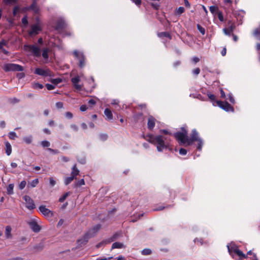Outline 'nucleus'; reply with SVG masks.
Here are the masks:
<instances>
[{
  "label": "nucleus",
  "instance_id": "1",
  "mask_svg": "<svg viewBox=\"0 0 260 260\" xmlns=\"http://www.w3.org/2000/svg\"><path fill=\"white\" fill-rule=\"evenodd\" d=\"M180 132H177L173 134V136L180 145L191 146L194 142L201 139L199 137V133L195 128L191 131L190 138L188 136V130L186 126H182L180 128Z\"/></svg>",
  "mask_w": 260,
  "mask_h": 260
},
{
  "label": "nucleus",
  "instance_id": "2",
  "mask_svg": "<svg viewBox=\"0 0 260 260\" xmlns=\"http://www.w3.org/2000/svg\"><path fill=\"white\" fill-rule=\"evenodd\" d=\"M146 137L147 138L146 140L155 145L158 152H162L164 149L171 151L173 149L171 145V139L167 137L162 135L155 136L152 134L147 135Z\"/></svg>",
  "mask_w": 260,
  "mask_h": 260
},
{
  "label": "nucleus",
  "instance_id": "3",
  "mask_svg": "<svg viewBox=\"0 0 260 260\" xmlns=\"http://www.w3.org/2000/svg\"><path fill=\"white\" fill-rule=\"evenodd\" d=\"M6 72L10 71H23L24 68L22 66L15 63H6L3 67Z\"/></svg>",
  "mask_w": 260,
  "mask_h": 260
},
{
  "label": "nucleus",
  "instance_id": "4",
  "mask_svg": "<svg viewBox=\"0 0 260 260\" xmlns=\"http://www.w3.org/2000/svg\"><path fill=\"white\" fill-rule=\"evenodd\" d=\"M217 106L226 112H234V109L228 102L217 101L216 102Z\"/></svg>",
  "mask_w": 260,
  "mask_h": 260
},
{
  "label": "nucleus",
  "instance_id": "5",
  "mask_svg": "<svg viewBox=\"0 0 260 260\" xmlns=\"http://www.w3.org/2000/svg\"><path fill=\"white\" fill-rule=\"evenodd\" d=\"M25 50L28 49L31 51L34 55L36 57H40L41 56L40 49L35 45H27L24 46Z\"/></svg>",
  "mask_w": 260,
  "mask_h": 260
},
{
  "label": "nucleus",
  "instance_id": "6",
  "mask_svg": "<svg viewBox=\"0 0 260 260\" xmlns=\"http://www.w3.org/2000/svg\"><path fill=\"white\" fill-rule=\"evenodd\" d=\"M92 237H93V235H90V233L87 232L82 238L77 240V243L78 245L81 246L84 245L88 242L89 239Z\"/></svg>",
  "mask_w": 260,
  "mask_h": 260
},
{
  "label": "nucleus",
  "instance_id": "7",
  "mask_svg": "<svg viewBox=\"0 0 260 260\" xmlns=\"http://www.w3.org/2000/svg\"><path fill=\"white\" fill-rule=\"evenodd\" d=\"M34 73L35 74L40 75L43 77H51L52 76V72L47 69V70H44L41 68H36L35 70Z\"/></svg>",
  "mask_w": 260,
  "mask_h": 260
},
{
  "label": "nucleus",
  "instance_id": "8",
  "mask_svg": "<svg viewBox=\"0 0 260 260\" xmlns=\"http://www.w3.org/2000/svg\"><path fill=\"white\" fill-rule=\"evenodd\" d=\"M42 30L41 27L37 23L34 24L31 26V29L28 31L29 36L37 35Z\"/></svg>",
  "mask_w": 260,
  "mask_h": 260
},
{
  "label": "nucleus",
  "instance_id": "9",
  "mask_svg": "<svg viewBox=\"0 0 260 260\" xmlns=\"http://www.w3.org/2000/svg\"><path fill=\"white\" fill-rule=\"evenodd\" d=\"M23 200L26 202V207L29 209L32 210L35 208V204L34 201L28 196H24L23 197Z\"/></svg>",
  "mask_w": 260,
  "mask_h": 260
},
{
  "label": "nucleus",
  "instance_id": "10",
  "mask_svg": "<svg viewBox=\"0 0 260 260\" xmlns=\"http://www.w3.org/2000/svg\"><path fill=\"white\" fill-rule=\"evenodd\" d=\"M67 24L62 19L58 20L55 26V29L60 32L66 27Z\"/></svg>",
  "mask_w": 260,
  "mask_h": 260
},
{
  "label": "nucleus",
  "instance_id": "11",
  "mask_svg": "<svg viewBox=\"0 0 260 260\" xmlns=\"http://www.w3.org/2000/svg\"><path fill=\"white\" fill-rule=\"evenodd\" d=\"M30 228L35 233H38L41 230V226L37 223L35 220H31L28 222Z\"/></svg>",
  "mask_w": 260,
  "mask_h": 260
},
{
  "label": "nucleus",
  "instance_id": "12",
  "mask_svg": "<svg viewBox=\"0 0 260 260\" xmlns=\"http://www.w3.org/2000/svg\"><path fill=\"white\" fill-rule=\"evenodd\" d=\"M40 211L45 216L52 217L53 215V212L47 208L45 206L41 205L39 207Z\"/></svg>",
  "mask_w": 260,
  "mask_h": 260
},
{
  "label": "nucleus",
  "instance_id": "13",
  "mask_svg": "<svg viewBox=\"0 0 260 260\" xmlns=\"http://www.w3.org/2000/svg\"><path fill=\"white\" fill-rule=\"evenodd\" d=\"M156 121V119L153 116H149L147 122V128L149 130L152 131L154 128Z\"/></svg>",
  "mask_w": 260,
  "mask_h": 260
},
{
  "label": "nucleus",
  "instance_id": "14",
  "mask_svg": "<svg viewBox=\"0 0 260 260\" xmlns=\"http://www.w3.org/2000/svg\"><path fill=\"white\" fill-rule=\"evenodd\" d=\"M102 225L100 224H98L94 226H93L91 229H90L88 232L90 233V235H93V237H94L96 233L100 231L101 229Z\"/></svg>",
  "mask_w": 260,
  "mask_h": 260
},
{
  "label": "nucleus",
  "instance_id": "15",
  "mask_svg": "<svg viewBox=\"0 0 260 260\" xmlns=\"http://www.w3.org/2000/svg\"><path fill=\"white\" fill-rule=\"evenodd\" d=\"M79 172L80 171L77 167V165L75 164L72 168L71 176L73 177V178L76 179V176L79 175Z\"/></svg>",
  "mask_w": 260,
  "mask_h": 260
},
{
  "label": "nucleus",
  "instance_id": "16",
  "mask_svg": "<svg viewBox=\"0 0 260 260\" xmlns=\"http://www.w3.org/2000/svg\"><path fill=\"white\" fill-rule=\"evenodd\" d=\"M235 27L234 24H232L229 27L223 28V31L225 35L230 36L231 34L234 31Z\"/></svg>",
  "mask_w": 260,
  "mask_h": 260
},
{
  "label": "nucleus",
  "instance_id": "17",
  "mask_svg": "<svg viewBox=\"0 0 260 260\" xmlns=\"http://www.w3.org/2000/svg\"><path fill=\"white\" fill-rule=\"evenodd\" d=\"M30 11H33L35 13H38L39 8L37 6V3L36 0H33L32 4L29 6Z\"/></svg>",
  "mask_w": 260,
  "mask_h": 260
},
{
  "label": "nucleus",
  "instance_id": "18",
  "mask_svg": "<svg viewBox=\"0 0 260 260\" xmlns=\"http://www.w3.org/2000/svg\"><path fill=\"white\" fill-rule=\"evenodd\" d=\"M79 63L78 64V66L80 68H83L85 65V57L83 54H81V55L79 56Z\"/></svg>",
  "mask_w": 260,
  "mask_h": 260
},
{
  "label": "nucleus",
  "instance_id": "19",
  "mask_svg": "<svg viewBox=\"0 0 260 260\" xmlns=\"http://www.w3.org/2000/svg\"><path fill=\"white\" fill-rule=\"evenodd\" d=\"M12 228L10 225H7L5 230V237L6 239H11L12 237L11 234Z\"/></svg>",
  "mask_w": 260,
  "mask_h": 260
},
{
  "label": "nucleus",
  "instance_id": "20",
  "mask_svg": "<svg viewBox=\"0 0 260 260\" xmlns=\"http://www.w3.org/2000/svg\"><path fill=\"white\" fill-rule=\"evenodd\" d=\"M209 10L212 15L215 17L217 13L219 11V8L217 6H211L209 7Z\"/></svg>",
  "mask_w": 260,
  "mask_h": 260
},
{
  "label": "nucleus",
  "instance_id": "21",
  "mask_svg": "<svg viewBox=\"0 0 260 260\" xmlns=\"http://www.w3.org/2000/svg\"><path fill=\"white\" fill-rule=\"evenodd\" d=\"M104 114L106 115L107 119L111 120L113 118V115L111 111L109 108H106L104 111Z\"/></svg>",
  "mask_w": 260,
  "mask_h": 260
},
{
  "label": "nucleus",
  "instance_id": "22",
  "mask_svg": "<svg viewBox=\"0 0 260 260\" xmlns=\"http://www.w3.org/2000/svg\"><path fill=\"white\" fill-rule=\"evenodd\" d=\"M234 252L241 258H246V256L243 252L238 248L233 250Z\"/></svg>",
  "mask_w": 260,
  "mask_h": 260
},
{
  "label": "nucleus",
  "instance_id": "23",
  "mask_svg": "<svg viewBox=\"0 0 260 260\" xmlns=\"http://www.w3.org/2000/svg\"><path fill=\"white\" fill-rule=\"evenodd\" d=\"M118 236L119 234L117 233H116L114 234L111 237L109 238L108 239H106L105 242H107V243L108 244L110 243L111 242L116 240L118 237Z\"/></svg>",
  "mask_w": 260,
  "mask_h": 260
},
{
  "label": "nucleus",
  "instance_id": "24",
  "mask_svg": "<svg viewBox=\"0 0 260 260\" xmlns=\"http://www.w3.org/2000/svg\"><path fill=\"white\" fill-rule=\"evenodd\" d=\"M157 36L159 38H164V37L168 38L170 40L172 39V37H171V35L168 32H158Z\"/></svg>",
  "mask_w": 260,
  "mask_h": 260
},
{
  "label": "nucleus",
  "instance_id": "25",
  "mask_svg": "<svg viewBox=\"0 0 260 260\" xmlns=\"http://www.w3.org/2000/svg\"><path fill=\"white\" fill-rule=\"evenodd\" d=\"M6 145V153L8 155H10L12 152V147L9 142L5 143Z\"/></svg>",
  "mask_w": 260,
  "mask_h": 260
},
{
  "label": "nucleus",
  "instance_id": "26",
  "mask_svg": "<svg viewBox=\"0 0 260 260\" xmlns=\"http://www.w3.org/2000/svg\"><path fill=\"white\" fill-rule=\"evenodd\" d=\"M39 183V179H35L33 180L32 181L28 182L27 185V187H36Z\"/></svg>",
  "mask_w": 260,
  "mask_h": 260
},
{
  "label": "nucleus",
  "instance_id": "27",
  "mask_svg": "<svg viewBox=\"0 0 260 260\" xmlns=\"http://www.w3.org/2000/svg\"><path fill=\"white\" fill-rule=\"evenodd\" d=\"M185 12V9L183 7H179L175 11V14L177 16H180L182 13Z\"/></svg>",
  "mask_w": 260,
  "mask_h": 260
},
{
  "label": "nucleus",
  "instance_id": "28",
  "mask_svg": "<svg viewBox=\"0 0 260 260\" xmlns=\"http://www.w3.org/2000/svg\"><path fill=\"white\" fill-rule=\"evenodd\" d=\"M14 185L13 184H10L8 186L7 188V192L8 194H12L14 193L13 189H14Z\"/></svg>",
  "mask_w": 260,
  "mask_h": 260
},
{
  "label": "nucleus",
  "instance_id": "29",
  "mask_svg": "<svg viewBox=\"0 0 260 260\" xmlns=\"http://www.w3.org/2000/svg\"><path fill=\"white\" fill-rule=\"evenodd\" d=\"M49 49L48 48H44L43 50L42 56L45 59H48L49 58L48 52Z\"/></svg>",
  "mask_w": 260,
  "mask_h": 260
},
{
  "label": "nucleus",
  "instance_id": "30",
  "mask_svg": "<svg viewBox=\"0 0 260 260\" xmlns=\"http://www.w3.org/2000/svg\"><path fill=\"white\" fill-rule=\"evenodd\" d=\"M32 87L34 89H42L44 87V86L42 84L39 83V82H34L32 84Z\"/></svg>",
  "mask_w": 260,
  "mask_h": 260
},
{
  "label": "nucleus",
  "instance_id": "31",
  "mask_svg": "<svg viewBox=\"0 0 260 260\" xmlns=\"http://www.w3.org/2000/svg\"><path fill=\"white\" fill-rule=\"evenodd\" d=\"M143 116V113L141 112L136 113L133 116L134 120L137 122Z\"/></svg>",
  "mask_w": 260,
  "mask_h": 260
},
{
  "label": "nucleus",
  "instance_id": "32",
  "mask_svg": "<svg viewBox=\"0 0 260 260\" xmlns=\"http://www.w3.org/2000/svg\"><path fill=\"white\" fill-rule=\"evenodd\" d=\"M123 247V244L119 242H114L112 245V249L115 248H121Z\"/></svg>",
  "mask_w": 260,
  "mask_h": 260
},
{
  "label": "nucleus",
  "instance_id": "33",
  "mask_svg": "<svg viewBox=\"0 0 260 260\" xmlns=\"http://www.w3.org/2000/svg\"><path fill=\"white\" fill-rule=\"evenodd\" d=\"M152 253L151 250L149 248H145L141 251V254L143 255H148Z\"/></svg>",
  "mask_w": 260,
  "mask_h": 260
},
{
  "label": "nucleus",
  "instance_id": "34",
  "mask_svg": "<svg viewBox=\"0 0 260 260\" xmlns=\"http://www.w3.org/2000/svg\"><path fill=\"white\" fill-rule=\"evenodd\" d=\"M74 179H75L73 178V177L71 176L70 177H67L64 180V184L66 185H69L70 183H71L73 181Z\"/></svg>",
  "mask_w": 260,
  "mask_h": 260
},
{
  "label": "nucleus",
  "instance_id": "35",
  "mask_svg": "<svg viewBox=\"0 0 260 260\" xmlns=\"http://www.w3.org/2000/svg\"><path fill=\"white\" fill-rule=\"evenodd\" d=\"M23 141L27 144H29L32 142V137L31 136H27L23 138Z\"/></svg>",
  "mask_w": 260,
  "mask_h": 260
},
{
  "label": "nucleus",
  "instance_id": "36",
  "mask_svg": "<svg viewBox=\"0 0 260 260\" xmlns=\"http://www.w3.org/2000/svg\"><path fill=\"white\" fill-rule=\"evenodd\" d=\"M70 192H66V193H64L62 196H61L59 199V200H58L59 202L60 203L63 202L66 199V198L70 195Z\"/></svg>",
  "mask_w": 260,
  "mask_h": 260
},
{
  "label": "nucleus",
  "instance_id": "37",
  "mask_svg": "<svg viewBox=\"0 0 260 260\" xmlns=\"http://www.w3.org/2000/svg\"><path fill=\"white\" fill-rule=\"evenodd\" d=\"M216 16L218 17V18L221 22H223L224 21V17L223 16V14L221 11H219L217 13Z\"/></svg>",
  "mask_w": 260,
  "mask_h": 260
},
{
  "label": "nucleus",
  "instance_id": "38",
  "mask_svg": "<svg viewBox=\"0 0 260 260\" xmlns=\"http://www.w3.org/2000/svg\"><path fill=\"white\" fill-rule=\"evenodd\" d=\"M85 184V181L83 179H81L75 183V187H79Z\"/></svg>",
  "mask_w": 260,
  "mask_h": 260
},
{
  "label": "nucleus",
  "instance_id": "39",
  "mask_svg": "<svg viewBox=\"0 0 260 260\" xmlns=\"http://www.w3.org/2000/svg\"><path fill=\"white\" fill-rule=\"evenodd\" d=\"M197 142H198L197 149L199 151H201L202 150V146H203V141H202V140L201 139H200V140H199Z\"/></svg>",
  "mask_w": 260,
  "mask_h": 260
},
{
  "label": "nucleus",
  "instance_id": "40",
  "mask_svg": "<svg viewBox=\"0 0 260 260\" xmlns=\"http://www.w3.org/2000/svg\"><path fill=\"white\" fill-rule=\"evenodd\" d=\"M8 137L10 140H15L17 137V135L16 133L14 132H11L9 133Z\"/></svg>",
  "mask_w": 260,
  "mask_h": 260
},
{
  "label": "nucleus",
  "instance_id": "41",
  "mask_svg": "<svg viewBox=\"0 0 260 260\" xmlns=\"http://www.w3.org/2000/svg\"><path fill=\"white\" fill-rule=\"evenodd\" d=\"M9 102L10 104H14L18 103L20 102V100L16 98H13L9 99Z\"/></svg>",
  "mask_w": 260,
  "mask_h": 260
},
{
  "label": "nucleus",
  "instance_id": "42",
  "mask_svg": "<svg viewBox=\"0 0 260 260\" xmlns=\"http://www.w3.org/2000/svg\"><path fill=\"white\" fill-rule=\"evenodd\" d=\"M197 27L198 29L202 34V35H204L205 34V28L203 27L201 25L198 24Z\"/></svg>",
  "mask_w": 260,
  "mask_h": 260
},
{
  "label": "nucleus",
  "instance_id": "43",
  "mask_svg": "<svg viewBox=\"0 0 260 260\" xmlns=\"http://www.w3.org/2000/svg\"><path fill=\"white\" fill-rule=\"evenodd\" d=\"M207 95L209 98V99L211 100L212 102H216L217 101H216V96L214 94H212L211 93H208Z\"/></svg>",
  "mask_w": 260,
  "mask_h": 260
},
{
  "label": "nucleus",
  "instance_id": "44",
  "mask_svg": "<svg viewBox=\"0 0 260 260\" xmlns=\"http://www.w3.org/2000/svg\"><path fill=\"white\" fill-rule=\"evenodd\" d=\"M51 82L54 84H58L62 82L61 79L59 78L53 79L51 80Z\"/></svg>",
  "mask_w": 260,
  "mask_h": 260
},
{
  "label": "nucleus",
  "instance_id": "45",
  "mask_svg": "<svg viewBox=\"0 0 260 260\" xmlns=\"http://www.w3.org/2000/svg\"><path fill=\"white\" fill-rule=\"evenodd\" d=\"M72 83L74 84H78L80 81V78L78 76L75 77L71 79Z\"/></svg>",
  "mask_w": 260,
  "mask_h": 260
},
{
  "label": "nucleus",
  "instance_id": "46",
  "mask_svg": "<svg viewBox=\"0 0 260 260\" xmlns=\"http://www.w3.org/2000/svg\"><path fill=\"white\" fill-rule=\"evenodd\" d=\"M41 145L43 147H48L50 145V143L49 141L44 140L41 142Z\"/></svg>",
  "mask_w": 260,
  "mask_h": 260
},
{
  "label": "nucleus",
  "instance_id": "47",
  "mask_svg": "<svg viewBox=\"0 0 260 260\" xmlns=\"http://www.w3.org/2000/svg\"><path fill=\"white\" fill-rule=\"evenodd\" d=\"M26 184V182L25 180L22 181L19 185V188L22 190L24 188Z\"/></svg>",
  "mask_w": 260,
  "mask_h": 260
},
{
  "label": "nucleus",
  "instance_id": "48",
  "mask_svg": "<svg viewBox=\"0 0 260 260\" xmlns=\"http://www.w3.org/2000/svg\"><path fill=\"white\" fill-rule=\"evenodd\" d=\"M20 8L18 6H15L13 10V15L16 16L19 11Z\"/></svg>",
  "mask_w": 260,
  "mask_h": 260
},
{
  "label": "nucleus",
  "instance_id": "49",
  "mask_svg": "<svg viewBox=\"0 0 260 260\" xmlns=\"http://www.w3.org/2000/svg\"><path fill=\"white\" fill-rule=\"evenodd\" d=\"M171 206H172L170 205H169L167 206L166 207L161 206H159V207L153 209V211H161V210H162L163 209H164L165 208H169V207H171Z\"/></svg>",
  "mask_w": 260,
  "mask_h": 260
},
{
  "label": "nucleus",
  "instance_id": "50",
  "mask_svg": "<svg viewBox=\"0 0 260 260\" xmlns=\"http://www.w3.org/2000/svg\"><path fill=\"white\" fill-rule=\"evenodd\" d=\"M179 154L182 155H185L187 154V150L183 148H181L179 150Z\"/></svg>",
  "mask_w": 260,
  "mask_h": 260
},
{
  "label": "nucleus",
  "instance_id": "51",
  "mask_svg": "<svg viewBox=\"0 0 260 260\" xmlns=\"http://www.w3.org/2000/svg\"><path fill=\"white\" fill-rule=\"evenodd\" d=\"M150 6L155 10H158L160 7V5L158 4H155V3H151Z\"/></svg>",
  "mask_w": 260,
  "mask_h": 260
},
{
  "label": "nucleus",
  "instance_id": "52",
  "mask_svg": "<svg viewBox=\"0 0 260 260\" xmlns=\"http://www.w3.org/2000/svg\"><path fill=\"white\" fill-rule=\"evenodd\" d=\"M43 248L44 246L43 244L42 243H40L34 247L35 249H38V250H42L43 249Z\"/></svg>",
  "mask_w": 260,
  "mask_h": 260
},
{
  "label": "nucleus",
  "instance_id": "53",
  "mask_svg": "<svg viewBox=\"0 0 260 260\" xmlns=\"http://www.w3.org/2000/svg\"><path fill=\"white\" fill-rule=\"evenodd\" d=\"M21 22L24 25H27L28 24L27 16H24L21 19Z\"/></svg>",
  "mask_w": 260,
  "mask_h": 260
},
{
  "label": "nucleus",
  "instance_id": "54",
  "mask_svg": "<svg viewBox=\"0 0 260 260\" xmlns=\"http://www.w3.org/2000/svg\"><path fill=\"white\" fill-rule=\"evenodd\" d=\"M65 116L68 119H72L73 115L71 112H67L65 113Z\"/></svg>",
  "mask_w": 260,
  "mask_h": 260
},
{
  "label": "nucleus",
  "instance_id": "55",
  "mask_svg": "<svg viewBox=\"0 0 260 260\" xmlns=\"http://www.w3.org/2000/svg\"><path fill=\"white\" fill-rule=\"evenodd\" d=\"M47 150L53 154H58L59 153V151L57 149H53L52 148H48Z\"/></svg>",
  "mask_w": 260,
  "mask_h": 260
},
{
  "label": "nucleus",
  "instance_id": "56",
  "mask_svg": "<svg viewBox=\"0 0 260 260\" xmlns=\"http://www.w3.org/2000/svg\"><path fill=\"white\" fill-rule=\"evenodd\" d=\"M6 4H11L12 3L15 4L17 3V0H3Z\"/></svg>",
  "mask_w": 260,
  "mask_h": 260
},
{
  "label": "nucleus",
  "instance_id": "57",
  "mask_svg": "<svg viewBox=\"0 0 260 260\" xmlns=\"http://www.w3.org/2000/svg\"><path fill=\"white\" fill-rule=\"evenodd\" d=\"M55 105L57 109H61L63 107V103L61 102H57Z\"/></svg>",
  "mask_w": 260,
  "mask_h": 260
},
{
  "label": "nucleus",
  "instance_id": "58",
  "mask_svg": "<svg viewBox=\"0 0 260 260\" xmlns=\"http://www.w3.org/2000/svg\"><path fill=\"white\" fill-rule=\"evenodd\" d=\"M46 87L48 90H51L55 88V86L52 84H46Z\"/></svg>",
  "mask_w": 260,
  "mask_h": 260
},
{
  "label": "nucleus",
  "instance_id": "59",
  "mask_svg": "<svg viewBox=\"0 0 260 260\" xmlns=\"http://www.w3.org/2000/svg\"><path fill=\"white\" fill-rule=\"evenodd\" d=\"M200 69L199 68H196L192 71V73L196 75H198L200 73Z\"/></svg>",
  "mask_w": 260,
  "mask_h": 260
},
{
  "label": "nucleus",
  "instance_id": "60",
  "mask_svg": "<svg viewBox=\"0 0 260 260\" xmlns=\"http://www.w3.org/2000/svg\"><path fill=\"white\" fill-rule=\"evenodd\" d=\"M49 182L51 186H54L56 184V181L52 177L49 178Z\"/></svg>",
  "mask_w": 260,
  "mask_h": 260
},
{
  "label": "nucleus",
  "instance_id": "61",
  "mask_svg": "<svg viewBox=\"0 0 260 260\" xmlns=\"http://www.w3.org/2000/svg\"><path fill=\"white\" fill-rule=\"evenodd\" d=\"M107 244V242H105V240H103L102 241V242H100L99 243H98L96 245V247L97 248H100L103 244Z\"/></svg>",
  "mask_w": 260,
  "mask_h": 260
},
{
  "label": "nucleus",
  "instance_id": "62",
  "mask_svg": "<svg viewBox=\"0 0 260 260\" xmlns=\"http://www.w3.org/2000/svg\"><path fill=\"white\" fill-rule=\"evenodd\" d=\"M254 35L255 36H260V27L256 28L254 31Z\"/></svg>",
  "mask_w": 260,
  "mask_h": 260
},
{
  "label": "nucleus",
  "instance_id": "63",
  "mask_svg": "<svg viewBox=\"0 0 260 260\" xmlns=\"http://www.w3.org/2000/svg\"><path fill=\"white\" fill-rule=\"evenodd\" d=\"M228 100L231 103L234 104L235 103V99L231 94L228 95Z\"/></svg>",
  "mask_w": 260,
  "mask_h": 260
},
{
  "label": "nucleus",
  "instance_id": "64",
  "mask_svg": "<svg viewBox=\"0 0 260 260\" xmlns=\"http://www.w3.org/2000/svg\"><path fill=\"white\" fill-rule=\"evenodd\" d=\"M60 159L63 162H68L70 160L69 157L64 156H62L60 157Z\"/></svg>",
  "mask_w": 260,
  "mask_h": 260
}]
</instances>
